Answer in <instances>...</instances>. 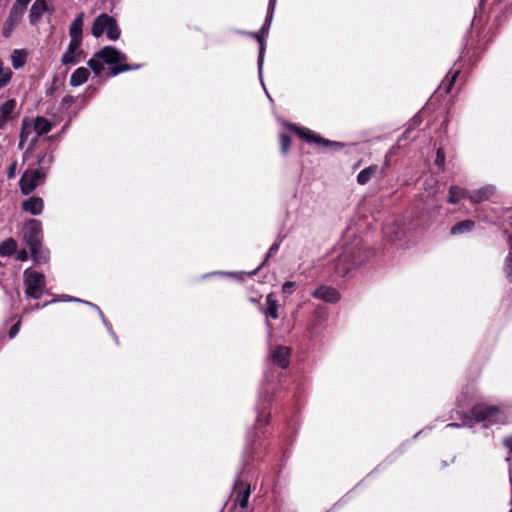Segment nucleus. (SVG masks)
<instances>
[{
    "mask_svg": "<svg viewBox=\"0 0 512 512\" xmlns=\"http://www.w3.org/2000/svg\"><path fill=\"white\" fill-rule=\"evenodd\" d=\"M24 240L29 246L34 261L38 264L47 262L48 252L42 249V226L36 219L29 220L24 229Z\"/></svg>",
    "mask_w": 512,
    "mask_h": 512,
    "instance_id": "obj_1",
    "label": "nucleus"
},
{
    "mask_svg": "<svg viewBox=\"0 0 512 512\" xmlns=\"http://www.w3.org/2000/svg\"><path fill=\"white\" fill-rule=\"evenodd\" d=\"M126 59V55L119 50L106 46L88 61V65L96 75H100L104 70V63L110 65L120 64L126 61Z\"/></svg>",
    "mask_w": 512,
    "mask_h": 512,
    "instance_id": "obj_2",
    "label": "nucleus"
},
{
    "mask_svg": "<svg viewBox=\"0 0 512 512\" xmlns=\"http://www.w3.org/2000/svg\"><path fill=\"white\" fill-rule=\"evenodd\" d=\"M471 414L477 422H485V427L493 424L504 423L506 414L499 406L478 404L475 405Z\"/></svg>",
    "mask_w": 512,
    "mask_h": 512,
    "instance_id": "obj_3",
    "label": "nucleus"
},
{
    "mask_svg": "<svg viewBox=\"0 0 512 512\" xmlns=\"http://www.w3.org/2000/svg\"><path fill=\"white\" fill-rule=\"evenodd\" d=\"M333 270L338 276H345L351 269L360 265L363 260L359 259L352 246H347L336 258L332 259Z\"/></svg>",
    "mask_w": 512,
    "mask_h": 512,
    "instance_id": "obj_4",
    "label": "nucleus"
},
{
    "mask_svg": "<svg viewBox=\"0 0 512 512\" xmlns=\"http://www.w3.org/2000/svg\"><path fill=\"white\" fill-rule=\"evenodd\" d=\"M47 174L48 169L46 167L26 170L19 181L21 192L24 195L32 193L38 186L45 183Z\"/></svg>",
    "mask_w": 512,
    "mask_h": 512,
    "instance_id": "obj_5",
    "label": "nucleus"
},
{
    "mask_svg": "<svg viewBox=\"0 0 512 512\" xmlns=\"http://www.w3.org/2000/svg\"><path fill=\"white\" fill-rule=\"evenodd\" d=\"M106 32L110 40H117L120 37V29L116 20L108 14H100L93 22L91 33L96 38Z\"/></svg>",
    "mask_w": 512,
    "mask_h": 512,
    "instance_id": "obj_6",
    "label": "nucleus"
},
{
    "mask_svg": "<svg viewBox=\"0 0 512 512\" xmlns=\"http://www.w3.org/2000/svg\"><path fill=\"white\" fill-rule=\"evenodd\" d=\"M25 293L28 297L39 299L44 292L46 281L42 273L25 270L24 272Z\"/></svg>",
    "mask_w": 512,
    "mask_h": 512,
    "instance_id": "obj_7",
    "label": "nucleus"
},
{
    "mask_svg": "<svg viewBox=\"0 0 512 512\" xmlns=\"http://www.w3.org/2000/svg\"><path fill=\"white\" fill-rule=\"evenodd\" d=\"M275 5H276V0H270L269 1L268 13H267V16H266V19H265V23H264V25L262 26V28L260 30L261 34H254L255 38L257 39V41L259 42V45H260L259 56H258V66H259V74L260 75L262 73L263 55H264V50H265V45H264V41H263L262 37L264 35L268 34V31H269V28H270V24H271V21H272V18H273V13H274Z\"/></svg>",
    "mask_w": 512,
    "mask_h": 512,
    "instance_id": "obj_8",
    "label": "nucleus"
},
{
    "mask_svg": "<svg viewBox=\"0 0 512 512\" xmlns=\"http://www.w3.org/2000/svg\"><path fill=\"white\" fill-rule=\"evenodd\" d=\"M312 296L328 303H336L340 300V293L335 288L324 285L319 286Z\"/></svg>",
    "mask_w": 512,
    "mask_h": 512,
    "instance_id": "obj_9",
    "label": "nucleus"
},
{
    "mask_svg": "<svg viewBox=\"0 0 512 512\" xmlns=\"http://www.w3.org/2000/svg\"><path fill=\"white\" fill-rule=\"evenodd\" d=\"M24 13H25L24 10H21L15 6L12 7V9L9 13V17L3 26V35L5 37H9L11 35L13 29L19 24Z\"/></svg>",
    "mask_w": 512,
    "mask_h": 512,
    "instance_id": "obj_10",
    "label": "nucleus"
},
{
    "mask_svg": "<svg viewBox=\"0 0 512 512\" xmlns=\"http://www.w3.org/2000/svg\"><path fill=\"white\" fill-rule=\"evenodd\" d=\"M84 12H80L77 17L73 20L69 28L70 42L74 44H80L82 42V31L84 25Z\"/></svg>",
    "mask_w": 512,
    "mask_h": 512,
    "instance_id": "obj_11",
    "label": "nucleus"
},
{
    "mask_svg": "<svg viewBox=\"0 0 512 512\" xmlns=\"http://www.w3.org/2000/svg\"><path fill=\"white\" fill-rule=\"evenodd\" d=\"M235 502L242 508L245 509L248 505L250 497V487L240 480L235 482L234 487Z\"/></svg>",
    "mask_w": 512,
    "mask_h": 512,
    "instance_id": "obj_12",
    "label": "nucleus"
},
{
    "mask_svg": "<svg viewBox=\"0 0 512 512\" xmlns=\"http://www.w3.org/2000/svg\"><path fill=\"white\" fill-rule=\"evenodd\" d=\"M292 129L295 130V132L304 140H306L307 142H314V143H318V144H323V145H334V146H340L339 143L337 142H330L329 140H325V139H322L320 136L316 135L313 131L309 130V129H304V128H298V127H295V126H291Z\"/></svg>",
    "mask_w": 512,
    "mask_h": 512,
    "instance_id": "obj_13",
    "label": "nucleus"
},
{
    "mask_svg": "<svg viewBox=\"0 0 512 512\" xmlns=\"http://www.w3.org/2000/svg\"><path fill=\"white\" fill-rule=\"evenodd\" d=\"M32 124L36 135L31 139L30 148L37 142L38 136L46 134L52 129V124L45 117H36Z\"/></svg>",
    "mask_w": 512,
    "mask_h": 512,
    "instance_id": "obj_14",
    "label": "nucleus"
},
{
    "mask_svg": "<svg viewBox=\"0 0 512 512\" xmlns=\"http://www.w3.org/2000/svg\"><path fill=\"white\" fill-rule=\"evenodd\" d=\"M289 357H290V349L285 346H278L271 353L272 361L283 369L288 367Z\"/></svg>",
    "mask_w": 512,
    "mask_h": 512,
    "instance_id": "obj_15",
    "label": "nucleus"
},
{
    "mask_svg": "<svg viewBox=\"0 0 512 512\" xmlns=\"http://www.w3.org/2000/svg\"><path fill=\"white\" fill-rule=\"evenodd\" d=\"M22 209L31 215H40L44 209V201L41 197L32 196L22 203Z\"/></svg>",
    "mask_w": 512,
    "mask_h": 512,
    "instance_id": "obj_16",
    "label": "nucleus"
},
{
    "mask_svg": "<svg viewBox=\"0 0 512 512\" xmlns=\"http://www.w3.org/2000/svg\"><path fill=\"white\" fill-rule=\"evenodd\" d=\"M495 187L493 185H486L480 189L474 190L468 195V198L472 203H481L488 200L495 193Z\"/></svg>",
    "mask_w": 512,
    "mask_h": 512,
    "instance_id": "obj_17",
    "label": "nucleus"
},
{
    "mask_svg": "<svg viewBox=\"0 0 512 512\" xmlns=\"http://www.w3.org/2000/svg\"><path fill=\"white\" fill-rule=\"evenodd\" d=\"M46 10V2L44 0H36L30 9L29 19L31 24H36Z\"/></svg>",
    "mask_w": 512,
    "mask_h": 512,
    "instance_id": "obj_18",
    "label": "nucleus"
},
{
    "mask_svg": "<svg viewBox=\"0 0 512 512\" xmlns=\"http://www.w3.org/2000/svg\"><path fill=\"white\" fill-rule=\"evenodd\" d=\"M89 75H90V72L87 68H85V67L77 68L71 74L70 85L73 87H77V86L84 84L87 81Z\"/></svg>",
    "mask_w": 512,
    "mask_h": 512,
    "instance_id": "obj_19",
    "label": "nucleus"
},
{
    "mask_svg": "<svg viewBox=\"0 0 512 512\" xmlns=\"http://www.w3.org/2000/svg\"><path fill=\"white\" fill-rule=\"evenodd\" d=\"M80 46V44H74L73 42H70L67 50L62 55L61 62L64 65L76 64L78 62L76 54L77 51L80 49Z\"/></svg>",
    "mask_w": 512,
    "mask_h": 512,
    "instance_id": "obj_20",
    "label": "nucleus"
},
{
    "mask_svg": "<svg viewBox=\"0 0 512 512\" xmlns=\"http://www.w3.org/2000/svg\"><path fill=\"white\" fill-rule=\"evenodd\" d=\"M27 51L24 49H15L11 54V62L14 69L22 68L27 60Z\"/></svg>",
    "mask_w": 512,
    "mask_h": 512,
    "instance_id": "obj_21",
    "label": "nucleus"
},
{
    "mask_svg": "<svg viewBox=\"0 0 512 512\" xmlns=\"http://www.w3.org/2000/svg\"><path fill=\"white\" fill-rule=\"evenodd\" d=\"M377 171H378L377 165H371V166L363 169L362 171H360V173L357 176L358 184H360V185L367 184L371 180V178L376 174Z\"/></svg>",
    "mask_w": 512,
    "mask_h": 512,
    "instance_id": "obj_22",
    "label": "nucleus"
},
{
    "mask_svg": "<svg viewBox=\"0 0 512 512\" xmlns=\"http://www.w3.org/2000/svg\"><path fill=\"white\" fill-rule=\"evenodd\" d=\"M267 308L265 314L273 319L278 318V302L273 294H268L266 297Z\"/></svg>",
    "mask_w": 512,
    "mask_h": 512,
    "instance_id": "obj_23",
    "label": "nucleus"
},
{
    "mask_svg": "<svg viewBox=\"0 0 512 512\" xmlns=\"http://www.w3.org/2000/svg\"><path fill=\"white\" fill-rule=\"evenodd\" d=\"M34 127L32 121L24 119L22 121V130L20 134L19 147L22 148L23 144L28 140V137L33 133Z\"/></svg>",
    "mask_w": 512,
    "mask_h": 512,
    "instance_id": "obj_24",
    "label": "nucleus"
},
{
    "mask_svg": "<svg viewBox=\"0 0 512 512\" xmlns=\"http://www.w3.org/2000/svg\"><path fill=\"white\" fill-rule=\"evenodd\" d=\"M468 196L467 191L458 186H451L449 189L448 202L451 204L458 203L462 198Z\"/></svg>",
    "mask_w": 512,
    "mask_h": 512,
    "instance_id": "obj_25",
    "label": "nucleus"
},
{
    "mask_svg": "<svg viewBox=\"0 0 512 512\" xmlns=\"http://www.w3.org/2000/svg\"><path fill=\"white\" fill-rule=\"evenodd\" d=\"M473 227H474V222L472 220H464V221L457 223L456 225H454L451 228V234L457 235V234L469 232L473 229Z\"/></svg>",
    "mask_w": 512,
    "mask_h": 512,
    "instance_id": "obj_26",
    "label": "nucleus"
},
{
    "mask_svg": "<svg viewBox=\"0 0 512 512\" xmlns=\"http://www.w3.org/2000/svg\"><path fill=\"white\" fill-rule=\"evenodd\" d=\"M17 248V243L13 238H8L0 244V255L9 256L12 255Z\"/></svg>",
    "mask_w": 512,
    "mask_h": 512,
    "instance_id": "obj_27",
    "label": "nucleus"
},
{
    "mask_svg": "<svg viewBox=\"0 0 512 512\" xmlns=\"http://www.w3.org/2000/svg\"><path fill=\"white\" fill-rule=\"evenodd\" d=\"M12 78V71L9 67L4 65V62L0 59V89L5 87Z\"/></svg>",
    "mask_w": 512,
    "mask_h": 512,
    "instance_id": "obj_28",
    "label": "nucleus"
},
{
    "mask_svg": "<svg viewBox=\"0 0 512 512\" xmlns=\"http://www.w3.org/2000/svg\"><path fill=\"white\" fill-rule=\"evenodd\" d=\"M509 253L505 259V273L509 282L512 283V234L508 238Z\"/></svg>",
    "mask_w": 512,
    "mask_h": 512,
    "instance_id": "obj_29",
    "label": "nucleus"
},
{
    "mask_svg": "<svg viewBox=\"0 0 512 512\" xmlns=\"http://www.w3.org/2000/svg\"><path fill=\"white\" fill-rule=\"evenodd\" d=\"M16 107V101L14 99H9L4 102L0 106V115L6 117L8 119L12 118V113L14 112Z\"/></svg>",
    "mask_w": 512,
    "mask_h": 512,
    "instance_id": "obj_30",
    "label": "nucleus"
},
{
    "mask_svg": "<svg viewBox=\"0 0 512 512\" xmlns=\"http://www.w3.org/2000/svg\"><path fill=\"white\" fill-rule=\"evenodd\" d=\"M140 65L130 66V65H121V66H115L111 68V75L116 76L121 72L138 69Z\"/></svg>",
    "mask_w": 512,
    "mask_h": 512,
    "instance_id": "obj_31",
    "label": "nucleus"
},
{
    "mask_svg": "<svg viewBox=\"0 0 512 512\" xmlns=\"http://www.w3.org/2000/svg\"><path fill=\"white\" fill-rule=\"evenodd\" d=\"M290 142H291V139L287 134L280 135L281 151L283 154H286L289 151Z\"/></svg>",
    "mask_w": 512,
    "mask_h": 512,
    "instance_id": "obj_32",
    "label": "nucleus"
},
{
    "mask_svg": "<svg viewBox=\"0 0 512 512\" xmlns=\"http://www.w3.org/2000/svg\"><path fill=\"white\" fill-rule=\"evenodd\" d=\"M444 163H445V154H444V151L443 149L439 148L437 150V154H436V159H435V164L442 168L444 166Z\"/></svg>",
    "mask_w": 512,
    "mask_h": 512,
    "instance_id": "obj_33",
    "label": "nucleus"
},
{
    "mask_svg": "<svg viewBox=\"0 0 512 512\" xmlns=\"http://www.w3.org/2000/svg\"><path fill=\"white\" fill-rule=\"evenodd\" d=\"M21 318H19L17 320V322L11 327L10 331H9V337L11 339H13L20 331V327H21Z\"/></svg>",
    "mask_w": 512,
    "mask_h": 512,
    "instance_id": "obj_34",
    "label": "nucleus"
},
{
    "mask_svg": "<svg viewBox=\"0 0 512 512\" xmlns=\"http://www.w3.org/2000/svg\"><path fill=\"white\" fill-rule=\"evenodd\" d=\"M280 243H281V241L279 240L271 245V247L269 248V251L267 253V258L275 255L278 252Z\"/></svg>",
    "mask_w": 512,
    "mask_h": 512,
    "instance_id": "obj_35",
    "label": "nucleus"
},
{
    "mask_svg": "<svg viewBox=\"0 0 512 512\" xmlns=\"http://www.w3.org/2000/svg\"><path fill=\"white\" fill-rule=\"evenodd\" d=\"M31 0H16V3L13 5L21 10L26 11V8Z\"/></svg>",
    "mask_w": 512,
    "mask_h": 512,
    "instance_id": "obj_36",
    "label": "nucleus"
},
{
    "mask_svg": "<svg viewBox=\"0 0 512 512\" xmlns=\"http://www.w3.org/2000/svg\"><path fill=\"white\" fill-rule=\"evenodd\" d=\"M16 167H17V162L14 161L10 167L8 168V172H7V176L9 179H12L15 177V174H16Z\"/></svg>",
    "mask_w": 512,
    "mask_h": 512,
    "instance_id": "obj_37",
    "label": "nucleus"
},
{
    "mask_svg": "<svg viewBox=\"0 0 512 512\" xmlns=\"http://www.w3.org/2000/svg\"><path fill=\"white\" fill-rule=\"evenodd\" d=\"M267 421H268V415L263 411L260 412L257 417V423L263 424V423H266Z\"/></svg>",
    "mask_w": 512,
    "mask_h": 512,
    "instance_id": "obj_38",
    "label": "nucleus"
},
{
    "mask_svg": "<svg viewBox=\"0 0 512 512\" xmlns=\"http://www.w3.org/2000/svg\"><path fill=\"white\" fill-rule=\"evenodd\" d=\"M458 73H459V72H458V71H456V72L451 76V79L449 80V82H448V84H447V86H446V88H445V91H446L447 93H448V92H450L451 87H452V85H453V83H454V81H455V79H456V77H457Z\"/></svg>",
    "mask_w": 512,
    "mask_h": 512,
    "instance_id": "obj_39",
    "label": "nucleus"
},
{
    "mask_svg": "<svg viewBox=\"0 0 512 512\" xmlns=\"http://www.w3.org/2000/svg\"><path fill=\"white\" fill-rule=\"evenodd\" d=\"M28 258V254L25 250H21L17 253V259L20 261H25Z\"/></svg>",
    "mask_w": 512,
    "mask_h": 512,
    "instance_id": "obj_40",
    "label": "nucleus"
},
{
    "mask_svg": "<svg viewBox=\"0 0 512 512\" xmlns=\"http://www.w3.org/2000/svg\"><path fill=\"white\" fill-rule=\"evenodd\" d=\"M294 285H295V283H294V282H289V281H288V282H285V283L283 284V286H282V290H283L284 292H287V291L291 290V289L294 287Z\"/></svg>",
    "mask_w": 512,
    "mask_h": 512,
    "instance_id": "obj_41",
    "label": "nucleus"
},
{
    "mask_svg": "<svg viewBox=\"0 0 512 512\" xmlns=\"http://www.w3.org/2000/svg\"><path fill=\"white\" fill-rule=\"evenodd\" d=\"M503 444L505 447H507L509 450L512 451V435L505 438L503 441Z\"/></svg>",
    "mask_w": 512,
    "mask_h": 512,
    "instance_id": "obj_42",
    "label": "nucleus"
},
{
    "mask_svg": "<svg viewBox=\"0 0 512 512\" xmlns=\"http://www.w3.org/2000/svg\"><path fill=\"white\" fill-rule=\"evenodd\" d=\"M8 120H9L8 118L0 115V129L4 128V126L6 125Z\"/></svg>",
    "mask_w": 512,
    "mask_h": 512,
    "instance_id": "obj_43",
    "label": "nucleus"
},
{
    "mask_svg": "<svg viewBox=\"0 0 512 512\" xmlns=\"http://www.w3.org/2000/svg\"><path fill=\"white\" fill-rule=\"evenodd\" d=\"M40 307H41V306H40L39 304H36L34 307H32V308H31V310H32V309H39ZM29 311H30V308H26V309L24 310V313H28Z\"/></svg>",
    "mask_w": 512,
    "mask_h": 512,
    "instance_id": "obj_44",
    "label": "nucleus"
},
{
    "mask_svg": "<svg viewBox=\"0 0 512 512\" xmlns=\"http://www.w3.org/2000/svg\"><path fill=\"white\" fill-rule=\"evenodd\" d=\"M45 158H46V156L39 157V158H38V163H43V162H45Z\"/></svg>",
    "mask_w": 512,
    "mask_h": 512,
    "instance_id": "obj_45",
    "label": "nucleus"
},
{
    "mask_svg": "<svg viewBox=\"0 0 512 512\" xmlns=\"http://www.w3.org/2000/svg\"><path fill=\"white\" fill-rule=\"evenodd\" d=\"M459 425L456 423H450L447 425V427H458Z\"/></svg>",
    "mask_w": 512,
    "mask_h": 512,
    "instance_id": "obj_46",
    "label": "nucleus"
},
{
    "mask_svg": "<svg viewBox=\"0 0 512 512\" xmlns=\"http://www.w3.org/2000/svg\"><path fill=\"white\" fill-rule=\"evenodd\" d=\"M68 300H69V301H81V300H80V299H78V298H72V297H70Z\"/></svg>",
    "mask_w": 512,
    "mask_h": 512,
    "instance_id": "obj_47",
    "label": "nucleus"
},
{
    "mask_svg": "<svg viewBox=\"0 0 512 512\" xmlns=\"http://www.w3.org/2000/svg\"><path fill=\"white\" fill-rule=\"evenodd\" d=\"M49 164L52 162V157H48V161H47Z\"/></svg>",
    "mask_w": 512,
    "mask_h": 512,
    "instance_id": "obj_48",
    "label": "nucleus"
},
{
    "mask_svg": "<svg viewBox=\"0 0 512 512\" xmlns=\"http://www.w3.org/2000/svg\"><path fill=\"white\" fill-rule=\"evenodd\" d=\"M86 304L90 305V306H93L95 307V305H93L91 302H85Z\"/></svg>",
    "mask_w": 512,
    "mask_h": 512,
    "instance_id": "obj_49",
    "label": "nucleus"
},
{
    "mask_svg": "<svg viewBox=\"0 0 512 512\" xmlns=\"http://www.w3.org/2000/svg\"><path fill=\"white\" fill-rule=\"evenodd\" d=\"M509 512H512V507H511V510Z\"/></svg>",
    "mask_w": 512,
    "mask_h": 512,
    "instance_id": "obj_50",
    "label": "nucleus"
}]
</instances>
